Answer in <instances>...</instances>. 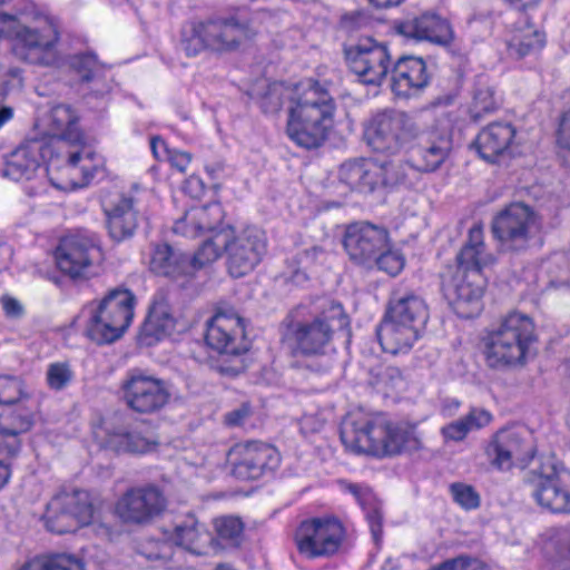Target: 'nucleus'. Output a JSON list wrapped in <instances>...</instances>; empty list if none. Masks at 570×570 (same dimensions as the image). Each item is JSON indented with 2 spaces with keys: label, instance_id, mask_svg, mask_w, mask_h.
Here are the masks:
<instances>
[{
  "label": "nucleus",
  "instance_id": "5701e85b",
  "mask_svg": "<svg viewBox=\"0 0 570 570\" xmlns=\"http://www.w3.org/2000/svg\"><path fill=\"white\" fill-rule=\"evenodd\" d=\"M238 459L233 464V474L239 480H257L272 475L281 464V454L271 444L249 441L236 446Z\"/></svg>",
  "mask_w": 570,
  "mask_h": 570
},
{
  "label": "nucleus",
  "instance_id": "412c9836",
  "mask_svg": "<svg viewBox=\"0 0 570 570\" xmlns=\"http://www.w3.org/2000/svg\"><path fill=\"white\" fill-rule=\"evenodd\" d=\"M167 507L163 491L153 484L127 490L117 501L115 512L126 524L146 525Z\"/></svg>",
  "mask_w": 570,
  "mask_h": 570
},
{
  "label": "nucleus",
  "instance_id": "8fccbe9b",
  "mask_svg": "<svg viewBox=\"0 0 570 570\" xmlns=\"http://www.w3.org/2000/svg\"><path fill=\"white\" fill-rule=\"evenodd\" d=\"M250 415V406L242 404L239 407L226 413L225 424L230 428L242 426Z\"/></svg>",
  "mask_w": 570,
  "mask_h": 570
},
{
  "label": "nucleus",
  "instance_id": "6e6552de",
  "mask_svg": "<svg viewBox=\"0 0 570 570\" xmlns=\"http://www.w3.org/2000/svg\"><path fill=\"white\" fill-rule=\"evenodd\" d=\"M255 35L249 23L236 14H215L185 22L180 29L179 49L187 57H196L205 50L230 52Z\"/></svg>",
  "mask_w": 570,
  "mask_h": 570
},
{
  "label": "nucleus",
  "instance_id": "4be33fe9",
  "mask_svg": "<svg viewBox=\"0 0 570 570\" xmlns=\"http://www.w3.org/2000/svg\"><path fill=\"white\" fill-rule=\"evenodd\" d=\"M389 237L384 226L368 222L352 223L345 229L343 247L353 264L371 269L380 250L387 246Z\"/></svg>",
  "mask_w": 570,
  "mask_h": 570
},
{
  "label": "nucleus",
  "instance_id": "f257e3e1",
  "mask_svg": "<svg viewBox=\"0 0 570 570\" xmlns=\"http://www.w3.org/2000/svg\"><path fill=\"white\" fill-rule=\"evenodd\" d=\"M363 139L379 154L406 153V163L421 174L441 168L453 149L451 132L436 126L425 127L414 116L397 109L374 114L364 125Z\"/></svg>",
  "mask_w": 570,
  "mask_h": 570
},
{
  "label": "nucleus",
  "instance_id": "1a4fd4ad",
  "mask_svg": "<svg viewBox=\"0 0 570 570\" xmlns=\"http://www.w3.org/2000/svg\"><path fill=\"white\" fill-rule=\"evenodd\" d=\"M429 320L425 302L413 293L394 294L376 330L386 353H405L421 337Z\"/></svg>",
  "mask_w": 570,
  "mask_h": 570
},
{
  "label": "nucleus",
  "instance_id": "4c0bfd02",
  "mask_svg": "<svg viewBox=\"0 0 570 570\" xmlns=\"http://www.w3.org/2000/svg\"><path fill=\"white\" fill-rule=\"evenodd\" d=\"M29 417H21L19 425L14 428H0V460L10 469L11 460L16 458L20 451L19 434L31 428Z\"/></svg>",
  "mask_w": 570,
  "mask_h": 570
},
{
  "label": "nucleus",
  "instance_id": "a211bd4d",
  "mask_svg": "<svg viewBox=\"0 0 570 570\" xmlns=\"http://www.w3.org/2000/svg\"><path fill=\"white\" fill-rule=\"evenodd\" d=\"M94 512L87 491L60 492L47 504L46 527L58 534L75 532L80 527L91 523Z\"/></svg>",
  "mask_w": 570,
  "mask_h": 570
},
{
  "label": "nucleus",
  "instance_id": "9d476101",
  "mask_svg": "<svg viewBox=\"0 0 570 570\" xmlns=\"http://www.w3.org/2000/svg\"><path fill=\"white\" fill-rule=\"evenodd\" d=\"M534 340V324L528 315L508 314L483 337L487 365L502 370L521 363Z\"/></svg>",
  "mask_w": 570,
  "mask_h": 570
},
{
  "label": "nucleus",
  "instance_id": "aec40b11",
  "mask_svg": "<svg viewBox=\"0 0 570 570\" xmlns=\"http://www.w3.org/2000/svg\"><path fill=\"white\" fill-rule=\"evenodd\" d=\"M484 453L494 470L509 472L513 468L525 469L534 458L535 448L525 433L501 429L492 435Z\"/></svg>",
  "mask_w": 570,
  "mask_h": 570
},
{
  "label": "nucleus",
  "instance_id": "052dcab7",
  "mask_svg": "<svg viewBox=\"0 0 570 570\" xmlns=\"http://www.w3.org/2000/svg\"><path fill=\"white\" fill-rule=\"evenodd\" d=\"M504 1L518 10H527L528 8L535 7L541 0H504Z\"/></svg>",
  "mask_w": 570,
  "mask_h": 570
},
{
  "label": "nucleus",
  "instance_id": "69168bd1",
  "mask_svg": "<svg viewBox=\"0 0 570 570\" xmlns=\"http://www.w3.org/2000/svg\"><path fill=\"white\" fill-rule=\"evenodd\" d=\"M400 562L397 559L387 558L381 567V570H399Z\"/></svg>",
  "mask_w": 570,
  "mask_h": 570
},
{
  "label": "nucleus",
  "instance_id": "79ce46f5",
  "mask_svg": "<svg viewBox=\"0 0 570 570\" xmlns=\"http://www.w3.org/2000/svg\"><path fill=\"white\" fill-rule=\"evenodd\" d=\"M498 106L494 90L490 86L479 83L474 89L473 101L470 107L471 118L478 121L483 115L494 111Z\"/></svg>",
  "mask_w": 570,
  "mask_h": 570
},
{
  "label": "nucleus",
  "instance_id": "c85d7f7f",
  "mask_svg": "<svg viewBox=\"0 0 570 570\" xmlns=\"http://www.w3.org/2000/svg\"><path fill=\"white\" fill-rule=\"evenodd\" d=\"M105 228L114 243L131 239L142 219L132 197L122 196L117 202L104 207Z\"/></svg>",
  "mask_w": 570,
  "mask_h": 570
},
{
  "label": "nucleus",
  "instance_id": "423d86ee",
  "mask_svg": "<svg viewBox=\"0 0 570 570\" xmlns=\"http://www.w3.org/2000/svg\"><path fill=\"white\" fill-rule=\"evenodd\" d=\"M340 438L347 449L377 458L415 452L422 448L414 425L393 423L383 415H347L341 424Z\"/></svg>",
  "mask_w": 570,
  "mask_h": 570
},
{
  "label": "nucleus",
  "instance_id": "3c124183",
  "mask_svg": "<svg viewBox=\"0 0 570 570\" xmlns=\"http://www.w3.org/2000/svg\"><path fill=\"white\" fill-rule=\"evenodd\" d=\"M167 159L173 167H175L180 173H184L191 160V155L186 151L180 150H167Z\"/></svg>",
  "mask_w": 570,
  "mask_h": 570
},
{
  "label": "nucleus",
  "instance_id": "a878e982",
  "mask_svg": "<svg viewBox=\"0 0 570 570\" xmlns=\"http://www.w3.org/2000/svg\"><path fill=\"white\" fill-rule=\"evenodd\" d=\"M98 256L99 248L94 240L80 235L62 238L55 252L58 268L71 278L86 276Z\"/></svg>",
  "mask_w": 570,
  "mask_h": 570
},
{
  "label": "nucleus",
  "instance_id": "c03bdc74",
  "mask_svg": "<svg viewBox=\"0 0 570 570\" xmlns=\"http://www.w3.org/2000/svg\"><path fill=\"white\" fill-rule=\"evenodd\" d=\"M450 492L454 502L464 510H474L480 507V495L472 485L455 482L450 485Z\"/></svg>",
  "mask_w": 570,
  "mask_h": 570
},
{
  "label": "nucleus",
  "instance_id": "393cba45",
  "mask_svg": "<svg viewBox=\"0 0 570 570\" xmlns=\"http://www.w3.org/2000/svg\"><path fill=\"white\" fill-rule=\"evenodd\" d=\"M69 66L85 86V100L106 104L112 89V80L108 77V68L92 52L76 53L69 58Z\"/></svg>",
  "mask_w": 570,
  "mask_h": 570
},
{
  "label": "nucleus",
  "instance_id": "bf43d9fd",
  "mask_svg": "<svg viewBox=\"0 0 570 570\" xmlns=\"http://www.w3.org/2000/svg\"><path fill=\"white\" fill-rule=\"evenodd\" d=\"M159 148H163L165 154L167 155V150H169L166 146V142L160 137H153L150 139V149L155 158L160 159L161 156L159 154Z\"/></svg>",
  "mask_w": 570,
  "mask_h": 570
},
{
  "label": "nucleus",
  "instance_id": "4d7b16f0",
  "mask_svg": "<svg viewBox=\"0 0 570 570\" xmlns=\"http://www.w3.org/2000/svg\"><path fill=\"white\" fill-rule=\"evenodd\" d=\"M3 309L6 314L11 317H18L23 313L22 305L19 301L12 297L3 298Z\"/></svg>",
  "mask_w": 570,
  "mask_h": 570
},
{
  "label": "nucleus",
  "instance_id": "39448f33",
  "mask_svg": "<svg viewBox=\"0 0 570 570\" xmlns=\"http://www.w3.org/2000/svg\"><path fill=\"white\" fill-rule=\"evenodd\" d=\"M493 262L484 244L483 228L473 225L456 255V265L448 266L441 274L442 293L459 317L472 318L482 311L487 286L482 271Z\"/></svg>",
  "mask_w": 570,
  "mask_h": 570
},
{
  "label": "nucleus",
  "instance_id": "58836bf2",
  "mask_svg": "<svg viewBox=\"0 0 570 570\" xmlns=\"http://www.w3.org/2000/svg\"><path fill=\"white\" fill-rule=\"evenodd\" d=\"M375 189L379 187L393 189L395 187L405 185L407 181L406 168L402 161L375 160Z\"/></svg>",
  "mask_w": 570,
  "mask_h": 570
},
{
  "label": "nucleus",
  "instance_id": "49530a36",
  "mask_svg": "<svg viewBox=\"0 0 570 570\" xmlns=\"http://www.w3.org/2000/svg\"><path fill=\"white\" fill-rule=\"evenodd\" d=\"M22 396V383L18 377L0 376V405H12Z\"/></svg>",
  "mask_w": 570,
  "mask_h": 570
},
{
  "label": "nucleus",
  "instance_id": "7c9ffc66",
  "mask_svg": "<svg viewBox=\"0 0 570 570\" xmlns=\"http://www.w3.org/2000/svg\"><path fill=\"white\" fill-rule=\"evenodd\" d=\"M104 432V446L116 453L144 454L157 445L156 441L124 424L106 423Z\"/></svg>",
  "mask_w": 570,
  "mask_h": 570
},
{
  "label": "nucleus",
  "instance_id": "2f4dec72",
  "mask_svg": "<svg viewBox=\"0 0 570 570\" xmlns=\"http://www.w3.org/2000/svg\"><path fill=\"white\" fill-rule=\"evenodd\" d=\"M514 136L515 129L511 124L492 122L478 134L474 146L482 159L495 164L509 150Z\"/></svg>",
  "mask_w": 570,
  "mask_h": 570
},
{
  "label": "nucleus",
  "instance_id": "9b49d317",
  "mask_svg": "<svg viewBox=\"0 0 570 570\" xmlns=\"http://www.w3.org/2000/svg\"><path fill=\"white\" fill-rule=\"evenodd\" d=\"M49 129L52 138L48 146L55 155L49 157L47 171L50 183L58 189L66 186L58 183L52 176L53 171L76 168L82 158L85 136L79 127V117L71 106L58 104L49 114Z\"/></svg>",
  "mask_w": 570,
  "mask_h": 570
},
{
  "label": "nucleus",
  "instance_id": "b1692460",
  "mask_svg": "<svg viewBox=\"0 0 570 570\" xmlns=\"http://www.w3.org/2000/svg\"><path fill=\"white\" fill-rule=\"evenodd\" d=\"M52 155L55 153L51 151L46 139H27L4 157L2 174L14 181L30 180L37 176L42 163L48 167V159Z\"/></svg>",
  "mask_w": 570,
  "mask_h": 570
},
{
  "label": "nucleus",
  "instance_id": "20e7f679",
  "mask_svg": "<svg viewBox=\"0 0 570 570\" xmlns=\"http://www.w3.org/2000/svg\"><path fill=\"white\" fill-rule=\"evenodd\" d=\"M289 99L286 134L298 147L320 148L327 139L333 126L335 101L317 82L296 97L283 82L269 83L261 96L259 107L264 114L278 112Z\"/></svg>",
  "mask_w": 570,
  "mask_h": 570
},
{
  "label": "nucleus",
  "instance_id": "f3484780",
  "mask_svg": "<svg viewBox=\"0 0 570 570\" xmlns=\"http://www.w3.org/2000/svg\"><path fill=\"white\" fill-rule=\"evenodd\" d=\"M120 390L127 407L139 414L158 413L171 399L169 382L139 368L126 374Z\"/></svg>",
  "mask_w": 570,
  "mask_h": 570
},
{
  "label": "nucleus",
  "instance_id": "cd10ccee",
  "mask_svg": "<svg viewBox=\"0 0 570 570\" xmlns=\"http://www.w3.org/2000/svg\"><path fill=\"white\" fill-rule=\"evenodd\" d=\"M396 31L406 38L424 40L443 47L449 46L454 38L450 22L431 11L399 22Z\"/></svg>",
  "mask_w": 570,
  "mask_h": 570
},
{
  "label": "nucleus",
  "instance_id": "603ef678",
  "mask_svg": "<svg viewBox=\"0 0 570 570\" xmlns=\"http://www.w3.org/2000/svg\"><path fill=\"white\" fill-rule=\"evenodd\" d=\"M325 256V252L321 246H312L298 254V261L304 266L318 263Z\"/></svg>",
  "mask_w": 570,
  "mask_h": 570
},
{
  "label": "nucleus",
  "instance_id": "c756f323",
  "mask_svg": "<svg viewBox=\"0 0 570 570\" xmlns=\"http://www.w3.org/2000/svg\"><path fill=\"white\" fill-rule=\"evenodd\" d=\"M168 539L195 556L209 554L218 543L206 525L190 513L176 523Z\"/></svg>",
  "mask_w": 570,
  "mask_h": 570
},
{
  "label": "nucleus",
  "instance_id": "f704fd0d",
  "mask_svg": "<svg viewBox=\"0 0 570 570\" xmlns=\"http://www.w3.org/2000/svg\"><path fill=\"white\" fill-rule=\"evenodd\" d=\"M375 160L367 158H354L343 163L340 167V179L351 189L360 193L375 190Z\"/></svg>",
  "mask_w": 570,
  "mask_h": 570
},
{
  "label": "nucleus",
  "instance_id": "bb28decb",
  "mask_svg": "<svg viewBox=\"0 0 570 570\" xmlns=\"http://www.w3.org/2000/svg\"><path fill=\"white\" fill-rule=\"evenodd\" d=\"M227 227H233V225L224 223L222 205L212 203L187 210L183 218L175 222L173 229L176 234L195 238L206 233L209 234L208 237H215L218 232Z\"/></svg>",
  "mask_w": 570,
  "mask_h": 570
},
{
  "label": "nucleus",
  "instance_id": "37998d69",
  "mask_svg": "<svg viewBox=\"0 0 570 570\" xmlns=\"http://www.w3.org/2000/svg\"><path fill=\"white\" fill-rule=\"evenodd\" d=\"M380 252L381 254L377 255L375 262L371 264V269L376 267L391 276L397 275L404 267L403 256L399 252L391 249L390 239L385 249Z\"/></svg>",
  "mask_w": 570,
  "mask_h": 570
},
{
  "label": "nucleus",
  "instance_id": "2eb2a0df",
  "mask_svg": "<svg viewBox=\"0 0 570 570\" xmlns=\"http://www.w3.org/2000/svg\"><path fill=\"white\" fill-rule=\"evenodd\" d=\"M540 226L537 212L524 203L515 202L493 217L491 229L503 249L521 252L529 247Z\"/></svg>",
  "mask_w": 570,
  "mask_h": 570
},
{
  "label": "nucleus",
  "instance_id": "e433bc0d",
  "mask_svg": "<svg viewBox=\"0 0 570 570\" xmlns=\"http://www.w3.org/2000/svg\"><path fill=\"white\" fill-rule=\"evenodd\" d=\"M491 420L490 412L473 409L466 415L444 425L441 432L445 440L459 442L464 440L469 432L487 426Z\"/></svg>",
  "mask_w": 570,
  "mask_h": 570
},
{
  "label": "nucleus",
  "instance_id": "7ed1b4c3",
  "mask_svg": "<svg viewBox=\"0 0 570 570\" xmlns=\"http://www.w3.org/2000/svg\"><path fill=\"white\" fill-rule=\"evenodd\" d=\"M343 58L348 71L366 86H381L391 73L392 91L399 97L407 98L422 91L432 79L422 57L403 55L392 63L387 43L372 37L344 43Z\"/></svg>",
  "mask_w": 570,
  "mask_h": 570
},
{
  "label": "nucleus",
  "instance_id": "ea45409f",
  "mask_svg": "<svg viewBox=\"0 0 570 570\" xmlns=\"http://www.w3.org/2000/svg\"><path fill=\"white\" fill-rule=\"evenodd\" d=\"M19 570H85L83 562L67 553L36 558L26 562Z\"/></svg>",
  "mask_w": 570,
  "mask_h": 570
},
{
  "label": "nucleus",
  "instance_id": "a19ab883",
  "mask_svg": "<svg viewBox=\"0 0 570 570\" xmlns=\"http://www.w3.org/2000/svg\"><path fill=\"white\" fill-rule=\"evenodd\" d=\"M214 527L217 540L224 541L226 546L238 547L244 532L243 521L233 515L216 518Z\"/></svg>",
  "mask_w": 570,
  "mask_h": 570
},
{
  "label": "nucleus",
  "instance_id": "13d9d810",
  "mask_svg": "<svg viewBox=\"0 0 570 570\" xmlns=\"http://www.w3.org/2000/svg\"><path fill=\"white\" fill-rule=\"evenodd\" d=\"M205 169L212 179H219L225 169V164L223 161H215L206 165Z\"/></svg>",
  "mask_w": 570,
  "mask_h": 570
},
{
  "label": "nucleus",
  "instance_id": "f03ea898",
  "mask_svg": "<svg viewBox=\"0 0 570 570\" xmlns=\"http://www.w3.org/2000/svg\"><path fill=\"white\" fill-rule=\"evenodd\" d=\"M282 340L288 344L293 355L321 360L307 365L321 373L332 367L328 355L335 351V336L340 333L350 335V317L341 303L320 298L293 308L282 322Z\"/></svg>",
  "mask_w": 570,
  "mask_h": 570
},
{
  "label": "nucleus",
  "instance_id": "5fc2aeb1",
  "mask_svg": "<svg viewBox=\"0 0 570 570\" xmlns=\"http://www.w3.org/2000/svg\"><path fill=\"white\" fill-rule=\"evenodd\" d=\"M184 190L193 198H199L205 191L203 180L198 176H190L186 179Z\"/></svg>",
  "mask_w": 570,
  "mask_h": 570
},
{
  "label": "nucleus",
  "instance_id": "864d4df0",
  "mask_svg": "<svg viewBox=\"0 0 570 570\" xmlns=\"http://www.w3.org/2000/svg\"><path fill=\"white\" fill-rule=\"evenodd\" d=\"M466 23L473 28L478 23L482 24L483 30L490 32L493 26V18L490 11L473 12L466 20Z\"/></svg>",
  "mask_w": 570,
  "mask_h": 570
},
{
  "label": "nucleus",
  "instance_id": "dca6fc26",
  "mask_svg": "<svg viewBox=\"0 0 570 570\" xmlns=\"http://www.w3.org/2000/svg\"><path fill=\"white\" fill-rule=\"evenodd\" d=\"M205 341L207 345L222 355L233 357V364L220 366L222 373L238 375L244 370L240 355L249 350L243 318L234 313L217 312L207 322Z\"/></svg>",
  "mask_w": 570,
  "mask_h": 570
},
{
  "label": "nucleus",
  "instance_id": "a18cd8bd",
  "mask_svg": "<svg viewBox=\"0 0 570 570\" xmlns=\"http://www.w3.org/2000/svg\"><path fill=\"white\" fill-rule=\"evenodd\" d=\"M73 373L67 363H52L47 370V383L50 389L60 391L72 380Z\"/></svg>",
  "mask_w": 570,
  "mask_h": 570
},
{
  "label": "nucleus",
  "instance_id": "4468645a",
  "mask_svg": "<svg viewBox=\"0 0 570 570\" xmlns=\"http://www.w3.org/2000/svg\"><path fill=\"white\" fill-rule=\"evenodd\" d=\"M523 482L542 509L556 514H570V470L549 460L525 471Z\"/></svg>",
  "mask_w": 570,
  "mask_h": 570
},
{
  "label": "nucleus",
  "instance_id": "774afa93",
  "mask_svg": "<svg viewBox=\"0 0 570 570\" xmlns=\"http://www.w3.org/2000/svg\"><path fill=\"white\" fill-rule=\"evenodd\" d=\"M348 490L351 491V493H353L355 497H358L360 495V487L357 484H351L348 487Z\"/></svg>",
  "mask_w": 570,
  "mask_h": 570
},
{
  "label": "nucleus",
  "instance_id": "de8ad7c7",
  "mask_svg": "<svg viewBox=\"0 0 570 570\" xmlns=\"http://www.w3.org/2000/svg\"><path fill=\"white\" fill-rule=\"evenodd\" d=\"M558 144L566 150L563 156L564 163L570 167V109L561 118L558 130Z\"/></svg>",
  "mask_w": 570,
  "mask_h": 570
},
{
  "label": "nucleus",
  "instance_id": "72a5a7b5",
  "mask_svg": "<svg viewBox=\"0 0 570 570\" xmlns=\"http://www.w3.org/2000/svg\"><path fill=\"white\" fill-rule=\"evenodd\" d=\"M174 327L175 320L168 304L164 301H155L140 327L138 341L141 345L151 346L169 335Z\"/></svg>",
  "mask_w": 570,
  "mask_h": 570
},
{
  "label": "nucleus",
  "instance_id": "6ab92c4d",
  "mask_svg": "<svg viewBox=\"0 0 570 570\" xmlns=\"http://www.w3.org/2000/svg\"><path fill=\"white\" fill-rule=\"evenodd\" d=\"M344 528L335 518H313L301 522L295 532L298 552L307 559L330 558L338 552Z\"/></svg>",
  "mask_w": 570,
  "mask_h": 570
},
{
  "label": "nucleus",
  "instance_id": "680f3d73",
  "mask_svg": "<svg viewBox=\"0 0 570 570\" xmlns=\"http://www.w3.org/2000/svg\"><path fill=\"white\" fill-rule=\"evenodd\" d=\"M13 117V108L0 106V129Z\"/></svg>",
  "mask_w": 570,
  "mask_h": 570
},
{
  "label": "nucleus",
  "instance_id": "09e8293b",
  "mask_svg": "<svg viewBox=\"0 0 570 570\" xmlns=\"http://www.w3.org/2000/svg\"><path fill=\"white\" fill-rule=\"evenodd\" d=\"M556 544L558 554L570 561V524L557 530ZM564 570H570V567Z\"/></svg>",
  "mask_w": 570,
  "mask_h": 570
},
{
  "label": "nucleus",
  "instance_id": "ddd939ff",
  "mask_svg": "<svg viewBox=\"0 0 570 570\" xmlns=\"http://www.w3.org/2000/svg\"><path fill=\"white\" fill-rule=\"evenodd\" d=\"M1 23H14L10 31L14 36V55L31 65L53 66L57 62L55 45L59 39L58 29L50 17H40L33 24L17 23L13 16L0 12Z\"/></svg>",
  "mask_w": 570,
  "mask_h": 570
},
{
  "label": "nucleus",
  "instance_id": "e2e57ef3",
  "mask_svg": "<svg viewBox=\"0 0 570 570\" xmlns=\"http://www.w3.org/2000/svg\"><path fill=\"white\" fill-rule=\"evenodd\" d=\"M376 8L386 9L399 6L403 0H368Z\"/></svg>",
  "mask_w": 570,
  "mask_h": 570
},
{
  "label": "nucleus",
  "instance_id": "c9c22d12",
  "mask_svg": "<svg viewBox=\"0 0 570 570\" xmlns=\"http://www.w3.org/2000/svg\"><path fill=\"white\" fill-rule=\"evenodd\" d=\"M546 36L527 20L519 22L507 41L508 53L515 59H522L543 48Z\"/></svg>",
  "mask_w": 570,
  "mask_h": 570
},
{
  "label": "nucleus",
  "instance_id": "0eeeda50",
  "mask_svg": "<svg viewBox=\"0 0 570 570\" xmlns=\"http://www.w3.org/2000/svg\"><path fill=\"white\" fill-rule=\"evenodd\" d=\"M267 250L265 233L257 226L227 227L215 237H207L193 255L196 267H204L226 255V266L235 278L249 274Z\"/></svg>",
  "mask_w": 570,
  "mask_h": 570
},
{
  "label": "nucleus",
  "instance_id": "473e14b6",
  "mask_svg": "<svg viewBox=\"0 0 570 570\" xmlns=\"http://www.w3.org/2000/svg\"><path fill=\"white\" fill-rule=\"evenodd\" d=\"M200 268L194 265L193 257L169 244H158L154 247L150 271L157 275L176 278L189 274L191 269Z\"/></svg>",
  "mask_w": 570,
  "mask_h": 570
},
{
  "label": "nucleus",
  "instance_id": "338daca9",
  "mask_svg": "<svg viewBox=\"0 0 570 570\" xmlns=\"http://www.w3.org/2000/svg\"><path fill=\"white\" fill-rule=\"evenodd\" d=\"M384 375L389 376L391 379L401 377V373H400L399 368H396V367H386L384 370Z\"/></svg>",
  "mask_w": 570,
  "mask_h": 570
},
{
  "label": "nucleus",
  "instance_id": "0e129e2a",
  "mask_svg": "<svg viewBox=\"0 0 570 570\" xmlns=\"http://www.w3.org/2000/svg\"><path fill=\"white\" fill-rule=\"evenodd\" d=\"M11 470L7 468L6 463L0 460V489L9 481Z\"/></svg>",
  "mask_w": 570,
  "mask_h": 570
},
{
  "label": "nucleus",
  "instance_id": "f8f14e48",
  "mask_svg": "<svg viewBox=\"0 0 570 570\" xmlns=\"http://www.w3.org/2000/svg\"><path fill=\"white\" fill-rule=\"evenodd\" d=\"M135 302L129 289L115 287L96 306L90 304L88 336L98 344L119 340L131 324Z\"/></svg>",
  "mask_w": 570,
  "mask_h": 570
},
{
  "label": "nucleus",
  "instance_id": "6e6d98bb",
  "mask_svg": "<svg viewBox=\"0 0 570 570\" xmlns=\"http://www.w3.org/2000/svg\"><path fill=\"white\" fill-rule=\"evenodd\" d=\"M367 522L373 535V539L377 542L382 534V514L379 510H372L367 513Z\"/></svg>",
  "mask_w": 570,
  "mask_h": 570
}]
</instances>
